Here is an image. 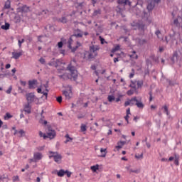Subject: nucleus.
I'll return each instance as SVG.
<instances>
[{"label": "nucleus", "mask_w": 182, "mask_h": 182, "mask_svg": "<svg viewBox=\"0 0 182 182\" xmlns=\"http://www.w3.org/2000/svg\"><path fill=\"white\" fill-rule=\"evenodd\" d=\"M34 160H41L42 159V154L39 152L34 153L33 154Z\"/></svg>", "instance_id": "obj_14"}, {"label": "nucleus", "mask_w": 182, "mask_h": 182, "mask_svg": "<svg viewBox=\"0 0 182 182\" xmlns=\"http://www.w3.org/2000/svg\"><path fill=\"white\" fill-rule=\"evenodd\" d=\"M13 59H18V58H21L23 55V50H20L18 53L16 52H12L11 53Z\"/></svg>", "instance_id": "obj_10"}, {"label": "nucleus", "mask_w": 182, "mask_h": 182, "mask_svg": "<svg viewBox=\"0 0 182 182\" xmlns=\"http://www.w3.org/2000/svg\"><path fill=\"white\" fill-rule=\"evenodd\" d=\"M66 173H68V171L61 169L58 172L57 175L58 176V177H63V176H65V174H66Z\"/></svg>", "instance_id": "obj_17"}, {"label": "nucleus", "mask_w": 182, "mask_h": 182, "mask_svg": "<svg viewBox=\"0 0 182 182\" xmlns=\"http://www.w3.org/2000/svg\"><path fill=\"white\" fill-rule=\"evenodd\" d=\"M9 68H11V64H6V69H9Z\"/></svg>", "instance_id": "obj_63"}, {"label": "nucleus", "mask_w": 182, "mask_h": 182, "mask_svg": "<svg viewBox=\"0 0 182 182\" xmlns=\"http://www.w3.org/2000/svg\"><path fill=\"white\" fill-rule=\"evenodd\" d=\"M156 4L154 3V0H149L148 1V5H147V9L148 11H153Z\"/></svg>", "instance_id": "obj_12"}, {"label": "nucleus", "mask_w": 182, "mask_h": 182, "mask_svg": "<svg viewBox=\"0 0 182 182\" xmlns=\"http://www.w3.org/2000/svg\"><path fill=\"white\" fill-rule=\"evenodd\" d=\"M135 106H136L138 109H144V104H143V102L141 101V97H137Z\"/></svg>", "instance_id": "obj_8"}, {"label": "nucleus", "mask_w": 182, "mask_h": 182, "mask_svg": "<svg viewBox=\"0 0 182 182\" xmlns=\"http://www.w3.org/2000/svg\"><path fill=\"white\" fill-rule=\"evenodd\" d=\"M78 32L80 33H75L74 35H72L68 39L67 43L69 49H71L72 52H76V50H77V48H79L80 46H82V44L80 43L77 42L76 46L73 48L72 47V43H73V38H74V36L75 38H82V36H83V33H82L80 30H78Z\"/></svg>", "instance_id": "obj_1"}, {"label": "nucleus", "mask_w": 182, "mask_h": 182, "mask_svg": "<svg viewBox=\"0 0 182 182\" xmlns=\"http://www.w3.org/2000/svg\"><path fill=\"white\" fill-rule=\"evenodd\" d=\"M36 86H38V80H33L28 81V89H36Z\"/></svg>", "instance_id": "obj_9"}, {"label": "nucleus", "mask_w": 182, "mask_h": 182, "mask_svg": "<svg viewBox=\"0 0 182 182\" xmlns=\"http://www.w3.org/2000/svg\"><path fill=\"white\" fill-rule=\"evenodd\" d=\"M99 15H102V10L100 9L95 10L92 14V16H99Z\"/></svg>", "instance_id": "obj_20"}, {"label": "nucleus", "mask_w": 182, "mask_h": 182, "mask_svg": "<svg viewBox=\"0 0 182 182\" xmlns=\"http://www.w3.org/2000/svg\"><path fill=\"white\" fill-rule=\"evenodd\" d=\"M20 83L21 86H26V81H20Z\"/></svg>", "instance_id": "obj_52"}, {"label": "nucleus", "mask_w": 182, "mask_h": 182, "mask_svg": "<svg viewBox=\"0 0 182 182\" xmlns=\"http://www.w3.org/2000/svg\"><path fill=\"white\" fill-rule=\"evenodd\" d=\"M65 139H67L64 141V143H65V144H67V143H69V141H72V140H73V138L70 137V136H69V134H67L65 136Z\"/></svg>", "instance_id": "obj_21"}, {"label": "nucleus", "mask_w": 182, "mask_h": 182, "mask_svg": "<svg viewBox=\"0 0 182 182\" xmlns=\"http://www.w3.org/2000/svg\"><path fill=\"white\" fill-rule=\"evenodd\" d=\"M91 170H92V171H96L97 170H99V165L97 164L95 166H91Z\"/></svg>", "instance_id": "obj_34"}, {"label": "nucleus", "mask_w": 182, "mask_h": 182, "mask_svg": "<svg viewBox=\"0 0 182 182\" xmlns=\"http://www.w3.org/2000/svg\"><path fill=\"white\" fill-rule=\"evenodd\" d=\"M67 69L70 73L71 79H73V80L76 81V80L77 79V70H76L75 66H73L72 64H70L68 66Z\"/></svg>", "instance_id": "obj_5"}, {"label": "nucleus", "mask_w": 182, "mask_h": 182, "mask_svg": "<svg viewBox=\"0 0 182 182\" xmlns=\"http://www.w3.org/2000/svg\"><path fill=\"white\" fill-rule=\"evenodd\" d=\"M56 100L58 103H62V96H59L56 98Z\"/></svg>", "instance_id": "obj_44"}, {"label": "nucleus", "mask_w": 182, "mask_h": 182, "mask_svg": "<svg viewBox=\"0 0 182 182\" xmlns=\"http://www.w3.org/2000/svg\"><path fill=\"white\" fill-rule=\"evenodd\" d=\"M149 102H152V100H153V92L150 91L149 92Z\"/></svg>", "instance_id": "obj_39"}, {"label": "nucleus", "mask_w": 182, "mask_h": 182, "mask_svg": "<svg viewBox=\"0 0 182 182\" xmlns=\"http://www.w3.org/2000/svg\"><path fill=\"white\" fill-rule=\"evenodd\" d=\"M135 159H143V154L135 155Z\"/></svg>", "instance_id": "obj_43"}, {"label": "nucleus", "mask_w": 182, "mask_h": 182, "mask_svg": "<svg viewBox=\"0 0 182 182\" xmlns=\"http://www.w3.org/2000/svg\"><path fill=\"white\" fill-rule=\"evenodd\" d=\"M27 103L31 104L33 103V102H36L38 100V97H36L35 94L33 92L27 93L26 95Z\"/></svg>", "instance_id": "obj_6"}, {"label": "nucleus", "mask_w": 182, "mask_h": 182, "mask_svg": "<svg viewBox=\"0 0 182 182\" xmlns=\"http://www.w3.org/2000/svg\"><path fill=\"white\" fill-rule=\"evenodd\" d=\"M101 44L103 45L105 43V38H102V36H100Z\"/></svg>", "instance_id": "obj_51"}, {"label": "nucleus", "mask_w": 182, "mask_h": 182, "mask_svg": "<svg viewBox=\"0 0 182 182\" xmlns=\"http://www.w3.org/2000/svg\"><path fill=\"white\" fill-rule=\"evenodd\" d=\"M129 87H132L134 90H137V88L136 87V83L133 81H132Z\"/></svg>", "instance_id": "obj_28"}, {"label": "nucleus", "mask_w": 182, "mask_h": 182, "mask_svg": "<svg viewBox=\"0 0 182 182\" xmlns=\"http://www.w3.org/2000/svg\"><path fill=\"white\" fill-rule=\"evenodd\" d=\"M135 92H136V90H129L127 92V95L128 96H132V95H134Z\"/></svg>", "instance_id": "obj_31"}, {"label": "nucleus", "mask_w": 182, "mask_h": 182, "mask_svg": "<svg viewBox=\"0 0 182 182\" xmlns=\"http://www.w3.org/2000/svg\"><path fill=\"white\" fill-rule=\"evenodd\" d=\"M42 38H45V36H43V35L38 36V42H43Z\"/></svg>", "instance_id": "obj_42"}, {"label": "nucleus", "mask_w": 182, "mask_h": 182, "mask_svg": "<svg viewBox=\"0 0 182 182\" xmlns=\"http://www.w3.org/2000/svg\"><path fill=\"white\" fill-rule=\"evenodd\" d=\"M133 173H136V174H139V173H140V170H139V169H134V170L133 171Z\"/></svg>", "instance_id": "obj_54"}, {"label": "nucleus", "mask_w": 182, "mask_h": 182, "mask_svg": "<svg viewBox=\"0 0 182 182\" xmlns=\"http://www.w3.org/2000/svg\"><path fill=\"white\" fill-rule=\"evenodd\" d=\"M164 50V48L163 47H159V52H163Z\"/></svg>", "instance_id": "obj_64"}, {"label": "nucleus", "mask_w": 182, "mask_h": 182, "mask_svg": "<svg viewBox=\"0 0 182 182\" xmlns=\"http://www.w3.org/2000/svg\"><path fill=\"white\" fill-rule=\"evenodd\" d=\"M155 34L156 35V36L158 38H160L159 36L161 35V32L160 31V30H157L156 32H155Z\"/></svg>", "instance_id": "obj_45"}, {"label": "nucleus", "mask_w": 182, "mask_h": 182, "mask_svg": "<svg viewBox=\"0 0 182 182\" xmlns=\"http://www.w3.org/2000/svg\"><path fill=\"white\" fill-rule=\"evenodd\" d=\"M124 106H125V107H127V106H130V101L129 100L126 101L124 102Z\"/></svg>", "instance_id": "obj_50"}, {"label": "nucleus", "mask_w": 182, "mask_h": 182, "mask_svg": "<svg viewBox=\"0 0 182 182\" xmlns=\"http://www.w3.org/2000/svg\"><path fill=\"white\" fill-rule=\"evenodd\" d=\"M18 133L20 134L19 137H22L23 134H25V131H23V129H21L20 131H18Z\"/></svg>", "instance_id": "obj_40"}, {"label": "nucleus", "mask_w": 182, "mask_h": 182, "mask_svg": "<svg viewBox=\"0 0 182 182\" xmlns=\"http://www.w3.org/2000/svg\"><path fill=\"white\" fill-rule=\"evenodd\" d=\"M38 61L40 62V63H41V65H45V63H46V61L45 60V58H41Z\"/></svg>", "instance_id": "obj_38"}, {"label": "nucleus", "mask_w": 182, "mask_h": 182, "mask_svg": "<svg viewBox=\"0 0 182 182\" xmlns=\"http://www.w3.org/2000/svg\"><path fill=\"white\" fill-rule=\"evenodd\" d=\"M32 107L31 106V104L28 103L24 105V109L23 111L27 113L28 114H31L32 113Z\"/></svg>", "instance_id": "obj_11"}, {"label": "nucleus", "mask_w": 182, "mask_h": 182, "mask_svg": "<svg viewBox=\"0 0 182 182\" xmlns=\"http://www.w3.org/2000/svg\"><path fill=\"white\" fill-rule=\"evenodd\" d=\"M37 92L38 93H42V88H38Z\"/></svg>", "instance_id": "obj_62"}, {"label": "nucleus", "mask_w": 182, "mask_h": 182, "mask_svg": "<svg viewBox=\"0 0 182 182\" xmlns=\"http://www.w3.org/2000/svg\"><path fill=\"white\" fill-rule=\"evenodd\" d=\"M23 42H25V39L23 38H22L21 40H18V45L20 48H22V44L23 43Z\"/></svg>", "instance_id": "obj_29"}, {"label": "nucleus", "mask_w": 182, "mask_h": 182, "mask_svg": "<svg viewBox=\"0 0 182 182\" xmlns=\"http://www.w3.org/2000/svg\"><path fill=\"white\" fill-rule=\"evenodd\" d=\"M126 144L125 141H120L117 142V146H116V149L117 150H120L124 145Z\"/></svg>", "instance_id": "obj_13"}, {"label": "nucleus", "mask_w": 182, "mask_h": 182, "mask_svg": "<svg viewBox=\"0 0 182 182\" xmlns=\"http://www.w3.org/2000/svg\"><path fill=\"white\" fill-rule=\"evenodd\" d=\"M173 23H174L176 26H178V19L176 18V19L173 21Z\"/></svg>", "instance_id": "obj_49"}, {"label": "nucleus", "mask_w": 182, "mask_h": 182, "mask_svg": "<svg viewBox=\"0 0 182 182\" xmlns=\"http://www.w3.org/2000/svg\"><path fill=\"white\" fill-rule=\"evenodd\" d=\"M9 119H12V115H11V114H9V112H7L6 114V116L4 117V120H8Z\"/></svg>", "instance_id": "obj_33"}, {"label": "nucleus", "mask_w": 182, "mask_h": 182, "mask_svg": "<svg viewBox=\"0 0 182 182\" xmlns=\"http://www.w3.org/2000/svg\"><path fill=\"white\" fill-rule=\"evenodd\" d=\"M171 60L173 63L178 60V54H177V52L173 53V57Z\"/></svg>", "instance_id": "obj_18"}, {"label": "nucleus", "mask_w": 182, "mask_h": 182, "mask_svg": "<svg viewBox=\"0 0 182 182\" xmlns=\"http://www.w3.org/2000/svg\"><path fill=\"white\" fill-rule=\"evenodd\" d=\"M106 151H107L106 149H103V148L100 149V152L102 153V155L100 156V157H106V153H107Z\"/></svg>", "instance_id": "obj_27"}, {"label": "nucleus", "mask_w": 182, "mask_h": 182, "mask_svg": "<svg viewBox=\"0 0 182 182\" xmlns=\"http://www.w3.org/2000/svg\"><path fill=\"white\" fill-rule=\"evenodd\" d=\"M43 93V96H45L46 99L48 98V91L46 92H41Z\"/></svg>", "instance_id": "obj_55"}, {"label": "nucleus", "mask_w": 182, "mask_h": 182, "mask_svg": "<svg viewBox=\"0 0 182 182\" xmlns=\"http://www.w3.org/2000/svg\"><path fill=\"white\" fill-rule=\"evenodd\" d=\"M162 109H164V113H166L167 116H168V107L164 105V107H162Z\"/></svg>", "instance_id": "obj_35"}, {"label": "nucleus", "mask_w": 182, "mask_h": 182, "mask_svg": "<svg viewBox=\"0 0 182 182\" xmlns=\"http://www.w3.org/2000/svg\"><path fill=\"white\" fill-rule=\"evenodd\" d=\"M63 94L64 95L65 99H67L68 100H69L70 99V97H71V96H70V92L64 90V91L63 92Z\"/></svg>", "instance_id": "obj_15"}, {"label": "nucleus", "mask_w": 182, "mask_h": 182, "mask_svg": "<svg viewBox=\"0 0 182 182\" xmlns=\"http://www.w3.org/2000/svg\"><path fill=\"white\" fill-rule=\"evenodd\" d=\"M120 49V46H117L114 48L112 49V53H114V52H117Z\"/></svg>", "instance_id": "obj_32"}, {"label": "nucleus", "mask_w": 182, "mask_h": 182, "mask_svg": "<svg viewBox=\"0 0 182 182\" xmlns=\"http://www.w3.org/2000/svg\"><path fill=\"white\" fill-rule=\"evenodd\" d=\"M129 58H131V59H139V55H137V54H136V51H132V54L129 55Z\"/></svg>", "instance_id": "obj_19"}, {"label": "nucleus", "mask_w": 182, "mask_h": 182, "mask_svg": "<svg viewBox=\"0 0 182 182\" xmlns=\"http://www.w3.org/2000/svg\"><path fill=\"white\" fill-rule=\"evenodd\" d=\"M174 159H175V156L174 157L173 156H171L168 159V161H173V160H174Z\"/></svg>", "instance_id": "obj_59"}, {"label": "nucleus", "mask_w": 182, "mask_h": 182, "mask_svg": "<svg viewBox=\"0 0 182 182\" xmlns=\"http://www.w3.org/2000/svg\"><path fill=\"white\" fill-rule=\"evenodd\" d=\"M80 130H81V132H86V130H87V129H86V125L82 124H81V127H80Z\"/></svg>", "instance_id": "obj_37"}, {"label": "nucleus", "mask_w": 182, "mask_h": 182, "mask_svg": "<svg viewBox=\"0 0 182 182\" xmlns=\"http://www.w3.org/2000/svg\"><path fill=\"white\" fill-rule=\"evenodd\" d=\"M127 170H128V171H129V173H133L134 170L130 168V167L127 166L126 167Z\"/></svg>", "instance_id": "obj_53"}, {"label": "nucleus", "mask_w": 182, "mask_h": 182, "mask_svg": "<svg viewBox=\"0 0 182 182\" xmlns=\"http://www.w3.org/2000/svg\"><path fill=\"white\" fill-rule=\"evenodd\" d=\"M58 46L59 48H63V42H62V41L58 42Z\"/></svg>", "instance_id": "obj_46"}, {"label": "nucleus", "mask_w": 182, "mask_h": 182, "mask_svg": "<svg viewBox=\"0 0 182 182\" xmlns=\"http://www.w3.org/2000/svg\"><path fill=\"white\" fill-rule=\"evenodd\" d=\"M60 53H61V55H63V56H65V50H60Z\"/></svg>", "instance_id": "obj_60"}, {"label": "nucleus", "mask_w": 182, "mask_h": 182, "mask_svg": "<svg viewBox=\"0 0 182 182\" xmlns=\"http://www.w3.org/2000/svg\"><path fill=\"white\" fill-rule=\"evenodd\" d=\"M11 8V0H7L4 4V9H9Z\"/></svg>", "instance_id": "obj_22"}, {"label": "nucleus", "mask_w": 182, "mask_h": 182, "mask_svg": "<svg viewBox=\"0 0 182 182\" xmlns=\"http://www.w3.org/2000/svg\"><path fill=\"white\" fill-rule=\"evenodd\" d=\"M55 137H56V132L55 129H52V127L48 126L47 134H43L44 140H46V139H50V140H52L53 139H55Z\"/></svg>", "instance_id": "obj_4"}, {"label": "nucleus", "mask_w": 182, "mask_h": 182, "mask_svg": "<svg viewBox=\"0 0 182 182\" xmlns=\"http://www.w3.org/2000/svg\"><path fill=\"white\" fill-rule=\"evenodd\" d=\"M11 92H12V86L9 87V89L6 91V93H7V95H10Z\"/></svg>", "instance_id": "obj_41"}, {"label": "nucleus", "mask_w": 182, "mask_h": 182, "mask_svg": "<svg viewBox=\"0 0 182 182\" xmlns=\"http://www.w3.org/2000/svg\"><path fill=\"white\" fill-rule=\"evenodd\" d=\"M107 99H108V102L112 103V102H113V100H115V97H114V95H109Z\"/></svg>", "instance_id": "obj_30"}, {"label": "nucleus", "mask_w": 182, "mask_h": 182, "mask_svg": "<svg viewBox=\"0 0 182 182\" xmlns=\"http://www.w3.org/2000/svg\"><path fill=\"white\" fill-rule=\"evenodd\" d=\"M9 26H11V25L9 23H5V25L1 26V29L8 31V29H9Z\"/></svg>", "instance_id": "obj_26"}, {"label": "nucleus", "mask_w": 182, "mask_h": 182, "mask_svg": "<svg viewBox=\"0 0 182 182\" xmlns=\"http://www.w3.org/2000/svg\"><path fill=\"white\" fill-rule=\"evenodd\" d=\"M21 12H29V8L27 6H23L21 9Z\"/></svg>", "instance_id": "obj_23"}, {"label": "nucleus", "mask_w": 182, "mask_h": 182, "mask_svg": "<svg viewBox=\"0 0 182 182\" xmlns=\"http://www.w3.org/2000/svg\"><path fill=\"white\" fill-rule=\"evenodd\" d=\"M50 154H51L49 156L50 159H52V157H53L54 161H55V163H59V161L62 160V155H60L58 152L50 151Z\"/></svg>", "instance_id": "obj_7"}, {"label": "nucleus", "mask_w": 182, "mask_h": 182, "mask_svg": "<svg viewBox=\"0 0 182 182\" xmlns=\"http://www.w3.org/2000/svg\"><path fill=\"white\" fill-rule=\"evenodd\" d=\"M174 156H175L174 164H176V166H178L179 164L178 160L180 159V156L176 154H174Z\"/></svg>", "instance_id": "obj_25"}, {"label": "nucleus", "mask_w": 182, "mask_h": 182, "mask_svg": "<svg viewBox=\"0 0 182 182\" xmlns=\"http://www.w3.org/2000/svg\"><path fill=\"white\" fill-rule=\"evenodd\" d=\"M129 114H130V108H128V109H127V115L129 116Z\"/></svg>", "instance_id": "obj_61"}, {"label": "nucleus", "mask_w": 182, "mask_h": 182, "mask_svg": "<svg viewBox=\"0 0 182 182\" xmlns=\"http://www.w3.org/2000/svg\"><path fill=\"white\" fill-rule=\"evenodd\" d=\"M13 181H19V176H16L13 178Z\"/></svg>", "instance_id": "obj_47"}, {"label": "nucleus", "mask_w": 182, "mask_h": 182, "mask_svg": "<svg viewBox=\"0 0 182 182\" xmlns=\"http://www.w3.org/2000/svg\"><path fill=\"white\" fill-rule=\"evenodd\" d=\"M65 174H67V177H70L72 173L69 172L67 171V172L65 173Z\"/></svg>", "instance_id": "obj_56"}, {"label": "nucleus", "mask_w": 182, "mask_h": 182, "mask_svg": "<svg viewBox=\"0 0 182 182\" xmlns=\"http://www.w3.org/2000/svg\"><path fill=\"white\" fill-rule=\"evenodd\" d=\"M100 47L99 46H90V52L88 54V59H95L97 56V50H100Z\"/></svg>", "instance_id": "obj_3"}, {"label": "nucleus", "mask_w": 182, "mask_h": 182, "mask_svg": "<svg viewBox=\"0 0 182 182\" xmlns=\"http://www.w3.org/2000/svg\"><path fill=\"white\" fill-rule=\"evenodd\" d=\"M143 86V80H138L137 81V87L139 89V87H141Z\"/></svg>", "instance_id": "obj_36"}, {"label": "nucleus", "mask_w": 182, "mask_h": 182, "mask_svg": "<svg viewBox=\"0 0 182 182\" xmlns=\"http://www.w3.org/2000/svg\"><path fill=\"white\" fill-rule=\"evenodd\" d=\"M118 6H117V14H123L126 5H132L129 0H117Z\"/></svg>", "instance_id": "obj_2"}, {"label": "nucleus", "mask_w": 182, "mask_h": 182, "mask_svg": "<svg viewBox=\"0 0 182 182\" xmlns=\"http://www.w3.org/2000/svg\"><path fill=\"white\" fill-rule=\"evenodd\" d=\"M124 119L127 123H129V115L124 117Z\"/></svg>", "instance_id": "obj_58"}, {"label": "nucleus", "mask_w": 182, "mask_h": 182, "mask_svg": "<svg viewBox=\"0 0 182 182\" xmlns=\"http://www.w3.org/2000/svg\"><path fill=\"white\" fill-rule=\"evenodd\" d=\"M59 22L61 23H68V18L66 17H61L58 19Z\"/></svg>", "instance_id": "obj_24"}, {"label": "nucleus", "mask_w": 182, "mask_h": 182, "mask_svg": "<svg viewBox=\"0 0 182 182\" xmlns=\"http://www.w3.org/2000/svg\"><path fill=\"white\" fill-rule=\"evenodd\" d=\"M43 134H43V132H42V131H40V132H39V136H40V137H43Z\"/></svg>", "instance_id": "obj_57"}, {"label": "nucleus", "mask_w": 182, "mask_h": 182, "mask_svg": "<svg viewBox=\"0 0 182 182\" xmlns=\"http://www.w3.org/2000/svg\"><path fill=\"white\" fill-rule=\"evenodd\" d=\"M48 83V82H47L46 84L43 85L44 87L46 88V92H49V90H48V87H49Z\"/></svg>", "instance_id": "obj_48"}, {"label": "nucleus", "mask_w": 182, "mask_h": 182, "mask_svg": "<svg viewBox=\"0 0 182 182\" xmlns=\"http://www.w3.org/2000/svg\"><path fill=\"white\" fill-rule=\"evenodd\" d=\"M138 97H134L131 100H129L130 106H134L136 105V102L137 101Z\"/></svg>", "instance_id": "obj_16"}]
</instances>
